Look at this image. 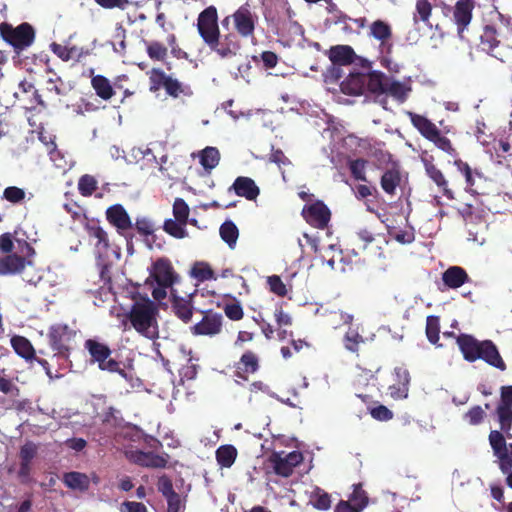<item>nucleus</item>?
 I'll return each instance as SVG.
<instances>
[{"mask_svg":"<svg viewBox=\"0 0 512 512\" xmlns=\"http://www.w3.org/2000/svg\"><path fill=\"white\" fill-rule=\"evenodd\" d=\"M456 343L467 362L481 359L501 371L506 369L505 362L491 340L479 341L470 334L461 333L457 336Z\"/></svg>","mask_w":512,"mask_h":512,"instance_id":"f257e3e1","label":"nucleus"},{"mask_svg":"<svg viewBox=\"0 0 512 512\" xmlns=\"http://www.w3.org/2000/svg\"><path fill=\"white\" fill-rule=\"evenodd\" d=\"M158 307L149 298H140L131 305L126 318L140 335L154 340L158 338Z\"/></svg>","mask_w":512,"mask_h":512,"instance_id":"f03ea898","label":"nucleus"},{"mask_svg":"<svg viewBox=\"0 0 512 512\" xmlns=\"http://www.w3.org/2000/svg\"><path fill=\"white\" fill-rule=\"evenodd\" d=\"M406 115L409 117L413 127L429 142L433 143L438 149L445 152L451 157L458 155L457 150L453 146L451 140L442 134L441 130L430 119L424 115L417 114L412 111H407Z\"/></svg>","mask_w":512,"mask_h":512,"instance_id":"7ed1b4c3","label":"nucleus"},{"mask_svg":"<svg viewBox=\"0 0 512 512\" xmlns=\"http://www.w3.org/2000/svg\"><path fill=\"white\" fill-rule=\"evenodd\" d=\"M84 347L88 351L91 360L98 364L100 370L117 373L127 379V373L125 369L122 368V363L111 358L112 351L107 344L96 339H87L84 343Z\"/></svg>","mask_w":512,"mask_h":512,"instance_id":"20e7f679","label":"nucleus"},{"mask_svg":"<svg viewBox=\"0 0 512 512\" xmlns=\"http://www.w3.org/2000/svg\"><path fill=\"white\" fill-rule=\"evenodd\" d=\"M0 35L15 50H24L31 46L35 40V30L27 22H23L17 27L2 22L0 24Z\"/></svg>","mask_w":512,"mask_h":512,"instance_id":"39448f33","label":"nucleus"},{"mask_svg":"<svg viewBox=\"0 0 512 512\" xmlns=\"http://www.w3.org/2000/svg\"><path fill=\"white\" fill-rule=\"evenodd\" d=\"M76 332L67 324L57 323L48 331V341L55 356L67 360L72 350V341Z\"/></svg>","mask_w":512,"mask_h":512,"instance_id":"423d86ee","label":"nucleus"},{"mask_svg":"<svg viewBox=\"0 0 512 512\" xmlns=\"http://www.w3.org/2000/svg\"><path fill=\"white\" fill-rule=\"evenodd\" d=\"M149 90L150 92H157L164 89L167 95L178 98L181 94H188V87L184 86L177 79L167 75L160 68H152L149 72Z\"/></svg>","mask_w":512,"mask_h":512,"instance_id":"0eeeda50","label":"nucleus"},{"mask_svg":"<svg viewBox=\"0 0 512 512\" xmlns=\"http://www.w3.org/2000/svg\"><path fill=\"white\" fill-rule=\"evenodd\" d=\"M235 33L242 38H254L259 16L249 3L241 5L233 14Z\"/></svg>","mask_w":512,"mask_h":512,"instance_id":"6e6552de","label":"nucleus"},{"mask_svg":"<svg viewBox=\"0 0 512 512\" xmlns=\"http://www.w3.org/2000/svg\"><path fill=\"white\" fill-rule=\"evenodd\" d=\"M150 278L157 285L172 287L179 281V275L175 271L172 262L166 257L157 258L149 269Z\"/></svg>","mask_w":512,"mask_h":512,"instance_id":"1a4fd4ad","label":"nucleus"},{"mask_svg":"<svg viewBox=\"0 0 512 512\" xmlns=\"http://www.w3.org/2000/svg\"><path fill=\"white\" fill-rule=\"evenodd\" d=\"M197 29L199 35L207 45L219 35L218 13L215 6H208L199 14Z\"/></svg>","mask_w":512,"mask_h":512,"instance_id":"9d476101","label":"nucleus"},{"mask_svg":"<svg viewBox=\"0 0 512 512\" xmlns=\"http://www.w3.org/2000/svg\"><path fill=\"white\" fill-rule=\"evenodd\" d=\"M500 429L509 435L512 429V385L500 387V400L495 409Z\"/></svg>","mask_w":512,"mask_h":512,"instance_id":"9b49d317","label":"nucleus"},{"mask_svg":"<svg viewBox=\"0 0 512 512\" xmlns=\"http://www.w3.org/2000/svg\"><path fill=\"white\" fill-rule=\"evenodd\" d=\"M202 319L190 327L194 336L214 337L222 332L223 316L212 309L202 312Z\"/></svg>","mask_w":512,"mask_h":512,"instance_id":"f8f14e48","label":"nucleus"},{"mask_svg":"<svg viewBox=\"0 0 512 512\" xmlns=\"http://www.w3.org/2000/svg\"><path fill=\"white\" fill-rule=\"evenodd\" d=\"M23 247L26 251L23 256L12 253L0 258V275L6 276L19 274L27 265L31 264L28 257L32 256L35 251L26 241L23 242Z\"/></svg>","mask_w":512,"mask_h":512,"instance_id":"ddd939ff","label":"nucleus"},{"mask_svg":"<svg viewBox=\"0 0 512 512\" xmlns=\"http://www.w3.org/2000/svg\"><path fill=\"white\" fill-rule=\"evenodd\" d=\"M269 462L277 475L289 477L294 468L303 462V455L299 451H292L284 456L283 453L274 452L269 456Z\"/></svg>","mask_w":512,"mask_h":512,"instance_id":"4468645a","label":"nucleus"},{"mask_svg":"<svg viewBox=\"0 0 512 512\" xmlns=\"http://www.w3.org/2000/svg\"><path fill=\"white\" fill-rule=\"evenodd\" d=\"M105 215L109 224L115 227L118 234L124 236L129 244L133 235L128 234L127 231L133 227V224L125 208L121 204H114L107 208Z\"/></svg>","mask_w":512,"mask_h":512,"instance_id":"2eb2a0df","label":"nucleus"},{"mask_svg":"<svg viewBox=\"0 0 512 512\" xmlns=\"http://www.w3.org/2000/svg\"><path fill=\"white\" fill-rule=\"evenodd\" d=\"M302 216L310 226L325 229L330 222L331 211L323 201L317 200L303 207Z\"/></svg>","mask_w":512,"mask_h":512,"instance_id":"dca6fc26","label":"nucleus"},{"mask_svg":"<svg viewBox=\"0 0 512 512\" xmlns=\"http://www.w3.org/2000/svg\"><path fill=\"white\" fill-rule=\"evenodd\" d=\"M352 488L348 499L340 500L336 504L334 512H363L369 505V496L363 489L362 483L353 484Z\"/></svg>","mask_w":512,"mask_h":512,"instance_id":"f3484780","label":"nucleus"},{"mask_svg":"<svg viewBox=\"0 0 512 512\" xmlns=\"http://www.w3.org/2000/svg\"><path fill=\"white\" fill-rule=\"evenodd\" d=\"M209 48L214 51L220 58L230 59L237 55L241 48L239 36L234 32H229L223 36L220 34L214 38Z\"/></svg>","mask_w":512,"mask_h":512,"instance_id":"a211bd4d","label":"nucleus"},{"mask_svg":"<svg viewBox=\"0 0 512 512\" xmlns=\"http://www.w3.org/2000/svg\"><path fill=\"white\" fill-rule=\"evenodd\" d=\"M489 443L493 450V454L498 459L499 469L502 473H507L512 469V456L509 455L504 432L500 429L492 430L489 433Z\"/></svg>","mask_w":512,"mask_h":512,"instance_id":"6ab92c4d","label":"nucleus"},{"mask_svg":"<svg viewBox=\"0 0 512 512\" xmlns=\"http://www.w3.org/2000/svg\"><path fill=\"white\" fill-rule=\"evenodd\" d=\"M402 178L400 164L395 161L391 162L380 178V186L384 193L391 197L395 196L397 188L401 186Z\"/></svg>","mask_w":512,"mask_h":512,"instance_id":"aec40b11","label":"nucleus"},{"mask_svg":"<svg viewBox=\"0 0 512 512\" xmlns=\"http://www.w3.org/2000/svg\"><path fill=\"white\" fill-rule=\"evenodd\" d=\"M84 229L91 239H95L94 247L99 256L106 254L110 248V241L107 232L100 226L98 220H87Z\"/></svg>","mask_w":512,"mask_h":512,"instance_id":"412c9836","label":"nucleus"},{"mask_svg":"<svg viewBox=\"0 0 512 512\" xmlns=\"http://www.w3.org/2000/svg\"><path fill=\"white\" fill-rule=\"evenodd\" d=\"M475 8V4L467 2L457 1L452 8V20L457 26V33L461 39H464V31L472 20V12Z\"/></svg>","mask_w":512,"mask_h":512,"instance_id":"4be33fe9","label":"nucleus"},{"mask_svg":"<svg viewBox=\"0 0 512 512\" xmlns=\"http://www.w3.org/2000/svg\"><path fill=\"white\" fill-rule=\"evenodd\" d=\"M369 35L380 42V48L383 53H391L393 48V44L391 43L392 28L387 22L383 20L372 22Z\"/></svg>","mask_w":512,"mask_h":512,"instance_id":"5701e85b","label":"nucleus"},{"mask_svg":"<svg viewBox=\"0 0 512 512\" xmlns=\"http://www.w3.org/2000/svg\"><path fill=\"white\" fill-rule=\"evenodd\" d=\"M235 368L237 378L248 380L249 376L256 373L260 368L258 355L251 350H247L242 354Z\"/></svg>","mask_w":512,"mask_h":512,"instance_id":"b1692460","label":"nucleus"},{"mask_svg":"<svg viewBox=\"0 0 512 512\" xmlns=\"http://www.w3.org/2000/svg\"><path fill=\"white\" fill-rule=\"evenodd\" d=\"M194 293L189 294L187 297H182L171 292V307L174 314L184 323H189L193 316V302L192 298Z\"/></svg>","mask_w":512,"mask_h":512,"instance_id":"393cba45","label":"nucleus"},{"mask_svg":"<svg viewBox=\"0 0 512 512\" xmlns=\"http://www.w3.org/2000/svg\"><path fill=\"white\" fill-rule=\"evenodd\" d=\"M237 196L244 197L249 201H254L260 194V189L255 181L246 176L237 177L231 188Z\"/></svg>","mask_w":512,"mask_h":512,"instance_id":"a878e982","label":"nucleus"},{"mask_svg":"<svg viewBox=\"0 0 512 512\" xmlns=\"http://www.w3.org/2000/svg\"><path fill=\"white\" fill-rule=\"evenodd\" d=\"M327 54L332 64L343 66L352 64L357 57L354 49L349 45L331 46Z\"/></svg>","mask_w":512,"mask_h":512,"instance_id":"bb28decb","label":"nucleus"},{"mask_svg":"<svg viewBox=\"0 0 512 512\" xmlns=\"http://www.w3.org/2000/svg\"><path fill=\"white\" fill-rule=\"evenodd\" d=\"M423 164L427 176L437 185V187L442 191L443 195L448 199H453V192L448 187V181L446 180L442 171L438 169L436 165H434L430 160L423 159Z\"/></svg>","mask_w":512,"mask_h":512,"instance_id":"cd10ccee","label":"nucleus"},{"mask_svg":"<svg viewBox=\"0 0 512 512\" xmlns=\"http://www.w3.org/2000/svg\"><path fill=\"white\" fill-rule=\"evenodd\" d=\"M366 86V74L360 72H350L348 77L340 84L341 91L348 95L362 94Z\"/></svg>","mask_w":512,"mask_h":512,"instance_id":"c85d7f7f","label":"nucleus"},{"mask_svg":"<svg viewBox=\"0 0 512 512\" xmlns=\"http://www.w3.org/2000/svg\"><path fill=\"white\" fill-rule=\"evenodd\" d=\"M442 281L447 287L457 289L469 281V276L462 267L451 266L443 272Z\"/></svg>","mask_w":512,"mask_h":512,"instance_id":"c756f323","label":"nucleus"},{"mask_svg":"<svg viewBox=\"0 0 512 512\" xmlns=\"http://www.w3.org/2000/svg\"><path fill=\"white\" fill-rule=\"evenodd\" d=\"M50 47L52 52L65 62L69 60L80 61L82 57L88 55V50L77 46L67 47L54 42Z\"/></svg>","mask_w":512,"mask_h":512,"instance_id":"7c9ffc66","label":"nucleus"},{"mask_svg":"<svg viewBox=\"0 0 512 512\" xmlns=\"http://www.w3.org/2000/svg\"><path fill=\"white\" fill-rule=\"evenodd\" d=\"M15 353L26 361L36 359L35 349L32 343L24 336L15 335L10 340Z\"/></svg>","mask_w":512,"mask_h":512,"instance_id":"2f4dec72","label":"nucleus"},{"mask_svg":"<svg viewBox=\"0 0 512 512\" xmlns=\"http://www.w3.org/2000/svg\"><path fill=\"white\" fill-rule=\"evenodd\" d=\"M389 77L381 71H372L366 74V86L369 92L376 95L386 93Z\"/></svg>","mask_w":512,"mask_h":512,"instance_id":"473e14b6","label":"nucleus"},{"mask_svg":"<svg viewBox=\"0 0 512 512\" xmlns=\"http://www.w3.org/2000/svg\"><path fill=\"white\" fill-rule=\"evenodd\" d=\"M91 86L96 95L102 100H110L115 94V90L108 78L103 75H95L91 78Z\"/></svg>","mask_w":512,"mask_h":512,"instance_id":"72a5a7b5","label":"nucleus"},{"mask_svg":"<svg viewBox=\"0 0 512 512\" xmlns=\"http://www.w3.org/2000/svg\"><path fill=\"white\" fill-rule=\"evenodd\" d=\"M500 44L498 40V32L493 25H485L480 35V46L483 51L492 52Z\"/></svg>","mask_w":512,"mask_h":512,"instance_id":"f704fd0d","label":"nucleus"},{"mask_svg":"<svg viewBox=\"0 0 512 512\" xmlns=\"http://www.w3.org/2000/svg\"><path fill=\"white\" fill-rule=\"evenodd\" d=\"M64 484L71 489L85 491L89 488L90 481L86 474L80 472H68L63 477Z\"/></svg>","mask_w":512,"mask_h":512,"instance_id":"c9c22d12","label":"nucleus"},{"mask_svg":"<svg viewBox=\"0 0 512 512\" xmlns=\"http://www.w3.org/2000/svg\"><path fill=\"white\" fill-rule=\"evenodd\" d=\"M310 503L320 511H326L331 508V495L320 487H315L310 495Z\"/></svg>","mask_w":512,"mask_h":512,"instance_id":"e433bc0d","label":"nucleus"},{"mask_svg":"<svg viewBox=\"0 0 512 512\" xmlns=\"http://www.w3.org/2000/svg\"><path fill=\"white\" fill-rule=\"evenodd\" d=\"M237 457V449L233 445H222L216 450V460L221 467L230 468Z\"/></svg>","mask_w":512,"mask_h":512,"instance_id":"4c0bfd02","label":"nucleus"},{"mask_svg":"<svg viewBox=\"0 0 512 512\" xmlns=\"http://www.w3.org/2000/svg\"><path fill=\"white\" fill-rule=\"evenodd\" d=\"M432 9L433 7L429 0H417L415 4V12L413 13L414 24H418L419 22L426 25L430 24Z\"/></svg>","mask_w":512,"mask_h":512,"instance_id":"58836bf2","label":"nucleus"},{"mask_svg":"<svg viewBox=\"0 0 512 512\" xmlns=\"http://www.w3.org/2000/svg\"><path fill=\"white\" fill-rule=\"evenodd\" d=\"M411 91V88L406 86L397 80H391L389 78L387 87H386V95L392 96L398 102L403 103L407 100L408 94Z\"/></svg>","mask_w":512,"mask_h":512,"instance_id":"ea45409f","label":"nucleus"},{"mask_svg":"<svg viewBox=\"0 0 512 512\" xmlns=\"http://www.w3.org/2000/svg\"><path fill=\"white\" fill-rule=\"evenodd\" d=\"M190 275L199 282L216 280L215 273L207 262H196L190 270Z\"/></svg>","mask_w":512,"mask_h":512,"instance_id":"a19ab883","label":"nucleus"},{"mask_svg":"<svg viewBox=\"0 0 512 512\" xmlns=\"http://www.w3.org/2000/svg\"><path fill=\"white\" fill-rule=\"evenodd\" d=\"M137 462L142 466L151 468H164L167 465L165 457L154 454L153 452H140L137 457Z\"/></svg>","mask_w":512,"mask_h":512,"instance_id":"79ce46f5","label":"nucleus"},{"mask_svg":"<svg viewBox=\"0 0 512 512\" xmlns=\"http://www.w3.org/2000/svg\"><path fill=\"white\" fill-rule=\"evenodd\" d=\"M220 161V152L215 147H206L200 155V163L205 170H212Z\"/></svg>","mask_w":512,"mask_h":512,"instance_id":"37998d69","label":"nucleus"},{"mask_svg":"<svg viewBox=\"0 0 512 512\" xmlns=\"http://www.w3.org/2000/svg\"><path fill=\"white\" fill-rule=\"evenodd\" d=\"M220 236L230 248H234L239 236V230L234 222L225 221L220 226Z\"/></svg>","mask_w":512,"mask_h":512,"instance_id":"c03bdc74","label":"nucleus"},{"mask_svg":"<svg viewBox=\"0 0 512 512\" xmlns=\"http://www.w3.org/2000/svg\"><path fill=\"white\" fill-rule=\"evenodd\" d=\"M387 233L390 238L400 244H410L415 240V233L412 228L402 230L395 226H388Z\"/></svg>","mask_w":512,"mask_h":512,"instance_id":"a18cd8bd","label":"nucleus"},{"mask_svg":"<svg viewBox=\"0 0 512 512\" xmlns=\"http://www.w3.org/2000/svg\"><path fill=\"white\" fill-rule=\"evenodd\" d=\"M186 223L178 222L177 220L167 219L164 222L163 229L166 233L177 239L185 238L188 233L185 229Z\"/></svg>","mask_w":512,"mask_h":512,"instance_id":"49530a36","label":"nucleus"},{"mask_svg":"<svg viewBox=\"0 0 512 512\" xmlns=\"http://www.w3.org/2000/svg\"><path fill=\"white\" fill-rule=\"evenodd\" d=\"M440 319L438 316L430 315L426 319V336L430 343L436 345L439 341Z\"/></svg>","mask_w":512,"mask_h":512,"instance_id":"de8ad7c7","label":"nucleus"},{"mask_svg":"<svg viewBox=\"0 0 512 512\" xmlns=\"http://www.w3.org/2000/svg\"><path fill=\"white\" fill-rule=\"evenodd\" d=\"M367 163L368 161L363 158L349 161L348 167L354 179L364 182L367 181L365 172Z\"/></svg>","mask_w":512,"mask_h":512,"instance_id":"09e8293b","label":"nucleus"},{"mask_svg":"<svg viewBox=\"0 0 512 512\" xmlns=\"http://www.w3.org/2000/svg\"><path fill=\"white\" fill-rule=\"evenodd\" d=\"M96 189L97 181L93 176L85 174L79 179L78 190L82 196H91Z\"/></svg>","mask_w":512,"mask_h":512,"instance_id":"8fccbe9b","label":"nucleus"},{"mask_svg":"<svg viewBox=\"0 0 512 512\" xmlns=\"http://www.w3.org/2000/svg\"><path fill=\"white\" fill-rule=\"evenodd\" d=\"M146 52L150 59L154 61H163L168 54L167 47L161 42L152 41L147 45Z\"/></svg>","mask_w":512,"mask_h":512,"instance_id":"3c124183","label":"nucleus"},{"mask_svg":"<svg viewBox=\"0 0 512 512\" xmlns=\"http://www.w3.org/2000/svg\"><path fill=\"white\" fill-rule=\"evenodd\" d=\"M362 342H364L363 337L355 329L350 328L344 336V346L351 352H357Z\"/></svg>","mask_w":512,"mask_h":512,"instance_id":"603ef678","label":"nucleus"},{"mask_svg":"<svg viewBox=\"0 0 512 512\" xmlns=\"http://www.w3.org/2000/svg\"><path fill=\"white\" fill-rule=\"evenodd\" d=\"M189 212V206L184 199L176 198L173 204V215L175 220L187 224Z\"/></svg>","mask_w":512,"mask_h":512,"instance_id":"864d4df0","label":"nucleus"},{"mask_svg":"<svg viewBox=\"0 0 512 512\" xmlns=\"http://www.w3.org/2000/svg\"><path fill=\"white\" fill-rule=\"evenodd\" d=\"M267 284L271 292L276 294L279 297H284L287 295L286 285L283 283L282 279L278 275H272L267 277Z\"/></svg>","mask_w":512,"mask_h":512,"instance_id":"5fc2aeb1","label":"nucleus"},{"mask_svg":"<svg viewBox=\"0 0 512 512\" xmlns=\"http://www.w3.org/2000/svg\"><path fill=\"white\" fill-rule=\"evenodd\" d=\"M3 198L10 203L17 204L24 200L25 191L16 186H9L4 189Z\"/></svg>","mask_w":512,"mask_h":512,"instance_id":"6e6d98bb","label":"nucleus"},{"mask_svg":"<svg viewBox=\"0 0 512 512\" xmlns=\"http://www.w3.org/2000/svg\"><path fill=\"white\" fill-rule=\"evenodd\" d=\"M464 418L465 420L468 421L470 425H478L482 423V421L484 420L485 411L482 409L481 406L476 405L465 413Z\"/></svg>","mask_w":512,"mask_h":512,"instance_id":"4d7b16f0","label":"nucleus"},{"mask_svg":"<svg viewBox=\"0 0 512 512\" xmlns=\"http://www.w3.org/2000/svg\"><path fill=\"white\" fill-rule=\"evenodd\" d=\"M454 165L456 166L457 170L464 175L467 187H473L475 181L473 178V171L469 164L462 161L461 159H455Z\"/></svg>","mask_w":512,"mask_h":512,"instance_id":"13d9d810","label":"nucleus"},{"mask_svg":"<svg viewBox=\"0 0 512 512\" xmlns=\"http://www.w3.org/2000/svg\"><path fill=\"white\" fill-rule=\"evenodd\" d=\"M38 447L35 443L28 441L20 448V461L22 462H30L37 455Z\"/></svg>","mask_w":512,"mask_h":512,"instance_id":"bf43d9fd","label":"nucleus"},{"mask_svg":"<svg viewBox=\"0 0 512 512\" xmlns=\"http://www.w3.org/2000/svg\"><path fill=\"white\" fill-rule=\"evenodd\" d=\"M342 65L332 64L323 74L327 84L337 83L343 77Z\"/></svg>","mask_w":512,"mask_h":512,"instance_id":"052dcab7","label":"nucleus"},{"mask_svg":"<svg viewBox=\"0 0 512 512\" xmlns=\"http://www.w3.org/2000/svg\"><path fill=\"white\" fill-rule=\"evenodd\" d=\"M225 315L233 321L241 320L244 316L243 308L239 302L228 303L224 307Z\"/></svg>","mask_w":512,"mask_h":512,"instance_id":"680f3d73","label":"nucleus"},{"mask_svg":"<svg viewBox=\"0 0 512 512\" xmlns=\"http://www.w3.org/2000/svg\"><path fill=\"white\" fill-rule=\"evenodd\" d=\"M157 490L162 494L164 498L176 492L174 490L172 480L167 475H162L159 477L157 481Z\"/></svg>","mask_w":512,"mask_h":512,"instance_id":"e2e57ef3","label":"nucleus"},{"mask_svg":"<svg viewBox=\"0 0 512 512\" xmlns=\"http://www.w3.org/2000/svg\"><path fill=\"white\" fill-rule=\"evenodd\" d=\"M167 501V512H180L184 507L183 500L177 492L165 497Z\"/></svg>","mask_w":512,"mask_h":512,"instance_id":"0e129e2a","label":"nucleus"},{"mask_svg":"<svg viewBox=\"0 0 512 512\" xmlns=\"http://www.w3.org/2000/svg\"><path fill=\"white\" fill-rule=\"evenodd\" d=\"M0 392L12 396H18L19 388L13 383L11 379L6 378L0 374Z\"/></svg>","mask_w":512,"mask_h":512,"instance_id":"69168bd1","label":"nucleus"},{"mask_svg":"<svg viewBox=\"0 0 512 512\" xmlns=\"http://www.w3.org/2000/svg\"><path fill=\"white\" fill-rule=\"evenodd\" d=\"M371 416L379 421H388L393 418V412L384 405L371 409Z\"/></svg>","mask_w":512,"mask_h":512,"instance_id":"338daca9","label":"nucleus"},{"mask_svg":"<svg viewBox=\"0 0 512 512\" xmlns=\"http://www.w3.org/2000/svg\"><path fill=\"white\" fill-rule=\"evenodd\" d=\"M120 512H147V508L141 502L124 501L120 506Z\"/></svg>","mask_w":512,"mask_h":512,"instance_id":"774afa93","label":"nucleus"}]
</instances>
